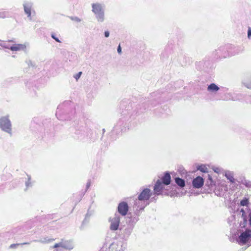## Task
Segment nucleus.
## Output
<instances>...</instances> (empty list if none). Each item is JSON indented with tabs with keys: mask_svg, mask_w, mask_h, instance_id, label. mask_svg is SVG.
Returning a JSON list of instances; mask_svg holds the SVG:
<instances>
[{
	"mask_svg": "<svg viewBox=\"0 0 251 251\" xmlns=\"http://www.w3.org/2000/svg\"><path fill=\"white\" fill-rule=\"evenodd\" d=\"M92 12L99 23H103L105 20V5L100 2H95L91 4Z\"/></svg>",
	"mask_w": 251,
	"mask_h": 251,
	"instance_id": "obj_1",
	"label": "nucleus"
},
{
	"mask_svg": "<svg viewBox=\"0 0 251 251\" xmlns=\"http://www.w3.org/2000/svg\"><path fill=\"white\" fill-rule=\"evenodd\" d=\"M0 129L10 136L12 135V123L9 116H4L0 118Z\"/></svg>",
	"mask_w": 251,
	"mask_h": 251,
	"instance_id": "obj_2",
	"label": "nucleus"
},
{
	"mask_svg": "<svg viewBox=\"0 0 251 251\" xmlns=\"http://www.w3.org/2000/svg\"><path fill=\"white\" fill-rule=\"evenodd\" d=\"M239 214L243 220V222H240V225L241 227H245L248 222L250 226H251V208H248L247 212L243 208L241 209Z\"/></svg>",
	"mask_w": 251,
	"mask_h": 251,
	"instance_id": "obj_3",
	"label": "nucleus"
},
{
	"mask_svg": "<svg viewBox=\"0 0 251 251\" xmlns=\"http://www.w3.org/2000/svg\"><path fill=\"white\" fill-rule=\"evenodd\" d=\"M219 51L223 52L221 54V56L224 58L231 56L239 53V51L237 49L230 46H228L226 47L221 48L219 49Z\"/></svg>",
	"mask_w": 251,
	"mask_h": 251,
	"instance_id": "obj_4",
	"label": "nucleus"
},
{
	"mask_svg": "<svg viewBox=\"0 0 251 251\" xmlns=\"http://www.w3.org/2000/svg\"><path fill=\"white\" fill-rule=\"evenodd\" d=\"M23 6L25 13L26 15L28 20L31 21L32 18V12L35 13V11L33 9V2L29 0H25L23 2Z\"/></svg>",
	"mask_w": 251,
	"mask_h": 251,
	"instance_id": "obj_5",
	"label": "nucleus"
},
{
	"mask_svg": "<svg viewBox=\"0 0 251 251\" xmlns=\"http://www.w3.org/2000/svg\"><path fill=\"white\" fill-rule=\"evenodd\" d=\"M251 238V229H247L245 231L241 233L237 240V242L240 245L246 244Z\"/></svg>",
	"mask_w": 251,
	"mask_h": 251,
	"instance_id": "obj_6",
	"label": "nucleus"
},
{
	"mask_svg": "<svg viewBox=\"0 0 251 251\" xmlns=\"http://www.w3.org/2000/svg\"><path fill=\"white\" fill-rule=\"evenodd\" d=\"M53 248L71 250L74 248V244L72 240H62L59 243L55 244Z\"/></svg>",
	"mask_w": 251,
	"mask_h": 251,
	"instance_id": "obj_7",
	"label": "nucleus"
},
{
	"mask_svg": "<svg viewBox=\"0 0 251 251\" xmlns=\"http://www.w3.org/2000/svg\"><path fill=\"white\" fill-rule=\"evenodd\" d=\"M109 222L110 223V229L111 230L115 231L118 229L120 222V217L117 213H115L113 217L109 219Z\"/></svg>",
	"mask_w": 251,
	"mask_h": 251,
	"instance_id": "obj_8",
	"label": "nucleus"
},
{
	"mask_svg": "<svg viewBox=\"0 0 251 251\" xmlns=\"http://www.w3.org/2000/svg\"><path fill=\"white\" fill-rule=\"evenodd\" d=\"M151 195V190L148 188L142 190V210L150 203L151 201L149 199Z\"/></svg>",
	"mask_w": 251,
	"mask_h": 251,
	"instance_id": "obj_9",
	"label": "nucleus"
},
{
	"mask_svg": "<svg viewBox=\"0 0 251 251\" xmlns=\"http://www.w3.org/2000/svg\"><path fill=\"white\" fill-rule=\"evenodd\" d=\"M128 210V206L126 202H120L118 206V211L122 216H126Z\"/></svg>",
	"mask_w": 251,
	"mask_h": 251,
	"instance_id": "obj_10",
	"label": "nucleus"
},
{
	"mask_svg": "<svg viewBox=\"0 0 251 251\" xmlns=\"http://www.w3.org/2000/svg\"><path fill=\"white\" fill-rule=\"evenodd\" d=\"M164 184L160 180H157L153 187L154 194L155 195H162V190L164 188Z\"/></svg>",
	"mask_w": 251,
	"mask_h": 251,
	"instance_id": "obj_11",
	"label": "nucleus"
},
{
	"mask_svg": "<svg viewBox=\"0 0 251 251\" xmlns=\"http://www.w3.org/2000/svg\"><path fill=\"white\" fill-rule=\"evenodd\" d=\"M203 179L200 176L194 178L192 181L193 186L195 188H201L203 186Z\"/></svg>",
	"mask_w": 251,
	"mask_h": 251,
	"instance_id": "obj_12",
	"label": "nucleus"
},
{
	"mask_svg": "<svg viewBox=\"0 0 251 251\" xmlns=\"http://www.w3.org/2000/svg\"><path fill=\"white\" fill-rule=\"evenodd\" d=\"M26 46L25 44H16L10 46V50L12 51H20L25 50Z\"/></svg>",
	"mask_w": 251,
	"mask_h": 251,
	"instance_id": "obj_13",
	"label": "nucleus"
},
{
	"mask_svg": "<svg viewBox=\"0 0 251 251\" xmlns=\"http://www.w3.org/2000/svg\"><path fill=\"white\" fill-rule=\"evenodd\" d=\"M163 184L168 185L171 182V176L169 173L166 172L162 178Z\"/></svg>",
	"mask_w": 251,
	"mask_h": 251,
	"instance_id": "obj_14",
	"label": "nucleus"
},
{
	"mask_svg": "<svg viewBox=\"0 0 251 251\" xmlns=\"http://www.w3.org/2000/svg\"><path fill=\"white\" fill-rule=\"evenodd\" d=\"M141 201V193L139 194L138 196V199H136L134 201L133 207L136 208L137 210L140 211L141 210V205L140 204Z\"/></svg>",
	"mask_w": 251,
	"mask_h": 251,
	"instance_id": "obj_15",
	"label": "nucleus"
},
{
	"mask_svg": "<svg viewBox=\"0 0 251 251\" xmlns=\"http://www.w3.org/2000/svg\"><path fill=\"white\" fill-rule=\"evenodd\" d=\"M220 89V88L215 83H211L207 87V90L211 93H216Z\"/></svg>",
	"mask_w": 251,
	"mask_h": 251,
	"instance_id": "obj_16",
	"label": "nucleus"
},
{
	"mask_svg": "<svg viewBox=\"0 0 251 251\" xmlns=\"http://www.w3.org/2000/svg\"><path fill=\"white\" fill-rule=\"evenodd\" d=\"M225 176L226 178L229 180V181L232 183H234L235 182V179L234 178L233 173L232 172L227 171L225 172Z\"/></svg>",
	"mask_w": 251,
	"mask_h": 251,
	"instance_id": "obj_17",
	"label": "nucleus"
},
{
	"mask_svg": "<svg viewBox=\"0 0 251 251\" xmlns=\"http://www.w3.org/2000/svg\"><path fill=\"white\" fill-rule=\"evenodd\" d=\"M232 96L233 97L232 98H229L228 99H227V100L236 101L242 100L243 98V96L241 94L233 93Z\"/></svg>",
	"mask_w": 251,
	"mask_h": 251,
	"instance_id": "obj_18",
	"label": "nucleus"
},
{
	"mask_svg": "<svg viewBox=\"0 0 251 251\" xmlns=\"http://www.w3.org/2000/svg\"><path fill=\"white\" fill-rule=\"evenodd\" d=\"M25 185L26 190L32 186L33 182L31 181V176L29 175H27V180L25 182Z\"/></svg>",
	"mask_w": 251,
	"mask_h": 251,
	"instance_id": "obj_19",
	"label": "nucleus"
},
{
	"mask_svg": "<svg viewBox=\"0 0 251 251\" xmlns=\"http://www.w3.org/2000/svg\"><path fill=\"white\" fill-rule=\"evenodd\" d=\"M176 183L180 187H183L185 185V182L184 179L179 177H176L175 178Z\"/></svg>",
	"mask_w": 251,
	"mask_h": 251,
	"instance_id": "obj_20",
	"label": "nucleus"
},
{
	"mask_svg": "<svg viewBox=\"0 0 251 251\" xmlns=\"http://www.w3.org/2000/svg\"><path fill=\"white\" fill-rule=\"evenodd\" d=\"M242 83L246 87L251 89V78L244 80Z\"/></svg>",
	"mask_w": 251,
	"mask_h": 251,
	"instance_id": "obj_21",
	"label": "nucleus"
},
{
	"mask_svg": "<svg viewBox=\"0 0 251 251\" xmlns=\"http://www.w3.org/2000/svg\"><path fill=\"white\" fill-rule=\"evenodd\" d=\"M249 204V199L246 197H244V199L240 201V205L242 206H248Z\"/></svg>",
	"mask_w": 251,
	"mask_h": 251,
	"instance_id": "obj_22",
	"label": "nucleus"
},
{
	"mask_svg": "<svg viewBox=\"0 0 251 251\" xmlns=\"http://www.w3.org/2000/svg\"><path fill=\"white\" fill-rule=\"evenodd\" d=\"M197 170L200 171L203 173H207L208 172V168L206 167L205 165H199L197 167Z\"/></svg>",
	"mask_w": 251,
	"mask_h": 251,
	"instance_id": "obj_23",
	"label": "nucleus"
},
{
	"mask_svg": "<svg viewBox=\"0 0 251 251\" xmlns=\"http://www.w3.org/2000/svg\"><path fill=\"white\" fill-rule=\"evenodd\" d=\"M241 184L248 188H251V181L247 179H243L241 181Z\"/></svg>",
	"mask_w": 251,
	"mask_h": 251,
	"instance_id": "obj_24",
	"label": "nucleus"
},
{
	"mask_svg": "<svg viewBox=\"0 0 251 251\" xmlns=\"http://www.w3.org/2000/svg\"><path fill=\"white\" fill-rule=\"evenodd\" d=\"M69 18L73 21H75L77 23H79L81 22V19L78 17L76 16H70Z\"/></svg>",
	"mask_w": 251,
	"mask_h": 251,
	"instance_id": "obj_25",
	"label": "nucleus"
},
{
	"mask_svg": "<svg viewBox=\"0 0 251 251\" xmlns=\"http://www.w3.org/2000/svg\"><path fill=\"white\" fill-rule=\"evenodd\" d=\"M0 46L1 47L5 48V49H8L10 50V46L8 43L3 42L1 43V44H0Z\"/></svg>",
	"mask_w": 251,
	"mask_h": 251,
	"instance_id": "obj_26",
	"label": "nucleus"
},
{
	"mask_svg": "<svg viewBox=\"0 0 251 251\" xmlns=\"http://www.w3.org/2000/svg\"><path fill=\"white\" fill-rule=\"evenodd\" d=\"M51 241V239H46V238H44L43 240L40 239L39 240H35V242H39L42 243H49Z\"/></svg>",
	"mask_w": 251,
	"mask_h": 251,
	"instance_id": "obj_27",
	"label": "nucleus"
},
{
	"mask_svg": "<svg viewBox=\"0 0 251 251\" xmlns=\"http://www.w3.org/2000/svg\"><path fill=\"white\" fill-rule=\"evenodd\" d=\"M51 37L52 38H53L54 40H55L56 42L58 43H61L60 40L56 37L55 34L54 33H51Z\"/></svg>",
	"mask_w": 251,
	"mask_h": 251,
	"instance_id": "obj_28",
	"label": "nucleus"
},
{
	"mask_svg": "<svg viewBox=\"0 0 251 251\" xmlns=\"http://www.w3.org/2000/svg\"><path fill=\"white\" fill-rule=\"evenodd\" d=\"M81 74H82V72H79V73H78L77 74H76L75 75L74 77H75V79L77 80H78V79L80 78V76H81Z\"/></svg>",
	"mask_w": 251,
	"mask_h": 251,
	"instance_id": "obj_29",
	"label": "nucleus"
},
{
	"mask_svg": "<svg viewBox=\"0 0 251 251\" xmlns=\"http://www.w3.org/2000/svg\"><path fill=\"white\" fill-rule=\"evenodd\" d=\"M233 93H228L226 94V100H227V99H228L229 98H232L233 96Z\"/></svg>",
	"mask_w": 251,
	"mask_h": 251,
	"instance_id": "obj_30",
	"label": "nucleus"
},
{
	"mask_svg": "<svg viewBox=\"0 0 251 251\" xmlns=\"http://www.w3.org/2000/svg\"><path fill=\"white\" fill-rule=\"evenodd\" d=\"M91 185V181L90 180H88L86 183V190H87L88 189H89V188L90 187Z\"/></svg>",
	"mask_w": 251,
	"mask_h": 251,
	"instance_id": "obj_31",
	"label": "nucleus"
},
{
	"mask_svg": "<svg viewBox=\"0 0 251 251\" xmlns=\"http://www.w3.org/2000/svg\"><path fill=\"white\" fill-rule=\"evenodd\" d=\"M117 52L119 54H121L122 53V49L120 45H119L117 49Z\"/></svg>",
	"mask_w": 251,
	"mask_h": 251,
	"instance_id": "obj_32",
	"label": "nucleus"
},
{
	"mask_svg": "<svg viewBox=\"0 0 251 251\" xmlns=\"http://www.w3.org/2000/svg\"><path fill=\"white\" fill-rule=\"evenodd\" d=\"M104 36L106 38L109 36V32L108 31H105Z\"/></svg>",
	"mask_w": 251,
	"mask_h": 251,
	"instance_id": "obj_33",
	"label": "nucleus"
},
{
	"mask_svg": "<svg viewBox=\"0 0 251 251\" xmlns=\"http://www.w3.org/2000/svg\"><path fill=\"white\" fill-rule=\"evenodd\" d=\"M248 36L249 38L251 36V29L250 28H249L248 31Z\"/></svg>",
	"mask_w": 251,
	"mask_h": 251,
	"instance_id": "obj_34",
	"label": "nucleus"
},
{
	"mask_svg": "<svg viewBox=\"0 0 251 251\" xmlns=\"http://www.w3.org/2000/svg\"><path fill=\"white\" fill-rule=\"evenodd\" d=\"M27 64H28V65L29 66H34V64H33V63L32 62V61H30V60H29V61L27 62Z\"/></svg>",
	"mask_w": 251,
	"mask_h": 251,
	"instance_id": "obj_35",
	"label": "nucleus"
},
{
	"mask_svg": "<svg viewBox=\"0 0 251 251\" xmlns=\"http://www.w3.org/2000/svg\"><path fill=\"white\" fill-rule=\"evenodd\" d=\"M214 172H216L217 173H219V171H220V169L219 168H216L214 170Z\"/></svg>",
	"mask_w": 251,
	"mask_h": 251,
	"instance_id": "obj_36",
	"label": "nucleus"
},
{
	"mask_svg": "<svg viewBox=\"0 0 251 251\" xmlns=\"http://www.w3.org/2000/svg\"><path fill=\"white\" fill-rule=\"evenodd\" d=\"M85 222V220L83 221V222H82V226H81V227H80L81 229H82V226H83L84 225Z\"/></svg>",
	"mask_w": 251,
	"mask_h": 251,
	"instance_id": "obj_37",
	"label": "nucleus"
},
{
	"mask_svg": "<svg viewBox=\"0 0 251 251\" xmlns=\"http://www.w3.org/2000/svg\"><path fill=\"white\" fill-rule=\"evenodd\" d=\"M22 244L23 245H28V244H29V243H27V242H25V243H23Z\"/></svg>",
	"mask_w": 251,
	"mask_h": 251,
	"instance_id": "obj_38",
	"label": "nucleus"
},
{
	"mask_svg": "<svg viewBox=\"0 0 251 251\" xmlns=\"http://www.w3.org/2000/svg\"><path fill=\"white\" fill-rule=\"evenodd\" d=\"M15 246V245H14V244H12V245L10 246V247L12 248V247H14V246Z\"/></svg>",
	"mask_w": 251,
	"mask_h": 251,
	"instance_id": "obj_39",
	"label": "nucleus"
},
{
	"mask_svg": "<svg viewBox=\"0 0 251 251\" xmlns=\"http://www.w3.org/2000/svg\"><path fill=\"white\" fill-rule=\"evenodd\" d=\"M1 42H3V41H1V40H0V44H1Z\"/></svg>",
	"mask_w": 251,
	"mask_h": 251,
	"instance_id": "obj_40",
	"label": "nucleus"
}]
</instances>
